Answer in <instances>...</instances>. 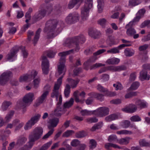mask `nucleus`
<instances>
[{
	"label": "nucleus",
	"mask_w": 150,
	"mask_h": 150,
	"mask_svg": "<svg viewBox=\"0 0 150 150\" xmlns=\"http://www.w3.org/2000/svg\"><path fill=\"white\" fill-rule=\"evenodd\" d=\"M74 49L60 52L58 55L60 56L59 64L58 66V72L59 75H63L57 80V82L55 83L52 92L51 94V96L52 98H55L57 102V105H61L62 102V97L61 93L59 91V89L62 83V79L65 74L66 68L65 65L66 61V56L74 52Z\"/></svg>",
	"instance_id": "f257e3e1"
},
{
	"label": "nucleus",
	"mask_w": 150,
	"mask_h": 150,
	"mask_svg": "<svg viewBox=\"0 0 150 150\" xmlns=\"http://www.w3.org/2000/svg\"><path fill=\"white\" fill-rule=\"evenodd\" d=\"M85 41V39L84 36L83 35H81L71 39H67L64 42L63 45L69 48H71L74 47L75 45L76 46L75 51L77 52L80 49L79 46V43H83Z\"/></svg>",
	"instance_id": "f03ea898"
},
{
	"label": "nucleus",
	"mask_w": 150,
	"mask_h": 150,
	"mask_svg": "<svg viewBox=\"0 0 150 150\" xmlns=\"http://www.w3.org/2000/svg\"><path fill=\"white\" fill-rule=\"evenodd\" d=\"M43 130L42 128L40 127L35 128L32 132L29 135V141L27 145L28 146V149L29 150L31 148L33 144V142L35 140L39 139L42 134Z\"/></svg>",
	"instance_id": "7ed1b4c3"
},
{
	"label": "nucleus",
	"mask_w": 150,
	"mask_h": 150,
	"mask_svg": "<svg viewBox=\"0 0 150 150\" xmlns=\"http://www.w3.org/2000/svg\"><path fill=\"white\" fill-rule=\"evenodd\" d=\"M57 23V21L55 20H49L47 22L44 31L47 34V38H52L55 37L53 31L56 27Z\"/></svg>",
	"instance_id": "20e7f679"
},
{
	"label": "nucleus",
	"mask_w": 150,
	"mask_h": 150,
	"mask_svg": "<svg viewBox=\"0 0 150 150\" xmlns=\"http://www.w3.org/2000/svg\"><path fill=\"white\" fill-rule=\"evenodd\" d=\"M92 0H86L84 5L81 8V16L83 21L87 19L89 16V10L92 7Z\"/></svg>",
	"instance_id": "39448f33"
},
{
	"label": "nucleus",
	"mask_w": 150,
	"mask_h": 150,
	"mask_svg": "<svg viewBox=\"0 0 150 150\" xmlns=\"http://www.w3.org/2000/svg\"><path fill=\"white\" fill-rule=\"evenodd\" d=\"M34 99V94L32 93L27 94L23 97V102H21L19 104L21 108L23 109V113L26 111V109L24 108L30 105Z\"/></svg>",
	"instance_id": "423d86ee"
},
{
	"label": "nucleus",
	"mask_w": 150,
	"mask_h": 150,
	"mask_svg": "<svg viewBox=\"0 0 150 150\" xmlns=\"http://www.w3.org/2000/svg\"><path fill=\"white\" fill-rule=\"evenodd\" d=\"M41 117V115L38 114L32 117L25 124L24 126V129L25 130H28L31 128L32 126L34 125L39 120Z\"/></svg>",
	"instance_id": "0eeeda50"
},
{
	"label": "nucleus",
	"mask_w": 150,
	"mask_h": 150,
	"mask_svg": "<svg viewBox=\"0 0 150 150\" xmlns=\"http://www.w3.org/2000/svg\"><path fill=\"white\" fill-rule=\"evenodd\" d=\"M109 110L105 107H100L93 110V114L98 117H103L109 114Z\"/></svg>",
	"instance_id": "6e6552de"
},
{
	"label": "nucleus",
	"mask_w": 150,
	"mask_h": 150,
	"mask_svg": "<svg viewBox=\"0 0 150 150\" xmlns=\"http://www.w3.org/2000/svg\"><path fill=\"white\" fill-rule=\"evenodd\" d=\"M79 14L78 13H71L67 16L65 20L68 24H74L79 21Z\"/></svg>",
	"instance_id": "1a4fd4ad"
},
{
	"label": "nucleus",
	"mask_w": 150,
	"mask_h": 150,
	"mask_svg": "<svg viewBox=\"0 0 150 150\" xmlns=\"http://www.w3.org/2000/svg\"><path fill=\"white\" fill-rule=\"evenodd\" d=\"M12 76V74L10 71L4 72L0 76V85H4L5 84Z\"/></svg>",
	"instance_id": "9d476101"
},
{
	"label": "nucleus",
	"mask_w": 150,
	"mask_h": 150,
	"mask_svg": "<svg viewBox=\"0 0 150 150\" xmlns=\"http://www.w3.org/2000/svg\"><path fill=\"white\" fill-rule=\"evenodd\" d=\"M126 69V67L124 66H110L108 67H104L100 69L99 71V74L102 73L108 70H113L114 71H120L122 70H125Z\"/></svg>",
	"instance_id": "9b49d317"
},
{
	"label": "nucleus",
	"mask_w": 150,
	"mask_h": 150,
	"mask_svg": "<svg viewBox=\"0 0 150 150\" xmlns=\"http://www.w3.org/2000/svg\"><path fill=\"white\" fill-rule=\"evenodd\" d=\"M49 64L48 61L46 56L42 57V68L43 73L44 74H47L49 71Z\"/></svg>",
	"instance_id": "f8f14e48"
},
{
	"label": "nucleus",
	"mask_w": 150,
	"mask_h": 150,
	"mask_svg": "<svg viewBox=\"0 0 150 150\" xmlns=\"http://www.w3.org/2000/svg\"><path fill=\"white\" fill-rule=\"evenodd\" d=\"M97 89L100 92L105 93L107 95L109 96H114L116 95V93L115 92L108 91L107 89L104 88L100 84L98 85Z\"/></svg>",
	"instance_id": "ddd939ff"
},
{
	"label": "nucleus",
	"mask_w": 150,
	"mask_h": 150,
	"mask_svg": "<svg viewBox=\"0 0 150 150\" xmlns=\"http://www.w3.org/2000/svg\"><path fill=\"white\" fill-rule=\"evenodd\" d=\"M61 105H57L56 108L54 110V112L50 114L51 116H53L54 115L57 116H60L62 113L64 112L65 110L63 108H61L60 107Z\"/></svg>",
	"instance_id": "4468645a"
},
{
	"label": "nucleus",
	"mask_w": 150,
	"mask_h": 150,
	"mask_svg": "<svg viewBox=\"0 0 150 150\" xmlns=\"http://www.w3.org/2000/svg\"><path fill=\"white\" fill-rule=\"evenodd\" d=\"M137 109V107L135 105L130 104L126 108L122 109V110L126 112L132 113L135 112Z\"/></svg>",
	"instance_id": "2eb2a0df"
},
{
	"label": "nucleus",
	"mask_w": 150,
	"mask_h": 150,
	"mask_svg": "<svg viewBox=\"0 0 150 150\" xmlns=\"http://www.w3.org/2000/svg\"><path fill=\"white\" fill-rule=\"evenodd\" d=\"M59 119L57 118H54L49 120L48 126L49 129L53 128L52 127H56L59 122Z\"/></svg>",
	"instance_id": "dca6fc26"
},
{
	"label": "nucleus",
	"mask_w": 150,
	"mask_h": 150,
	"mask_svg": "<svg viewBox=\"0 0 150 150\" xmlns=\"http://www.w3.org/2000/svg\"><path fill=\"white\" fill-rule=\"evenodd\" d=\"M46 11L44 9H42L39 11L37 13H36L34 18L36 21L39 20L42 18L45 15Z\"/></svg>",
	"instance_id": "f3484780"
},
{
	"label": "nucleus",
	"mask_w": 150,
	"mask_h": 150,
	"mask_svg": "<svg viewBox=\"0 0 150 150\" xmlns=\"http://www.w3.org/2000/svg\"><path fill=\"white\" fill-rule=\"evenodd\" d=\"M18 50L19 48L17 46H15L13 47L11 50L10 52L8 54L7 56V59L8 60H11L13 57L18 52Z\"/></svg>",
	"instance_id": "a211bd4d"
},
{
	"label": "nucleus",
	"mask_w": 150,
	"mask_h": 150,
	"mask_svg": "<svg viewBox=\"0 0 150 150\" xmlns=\"http://www.w3.org/2000/svg\"><path fill=\"white\" fill-rule=\"evenodd\" d=\"M146 69H144L142 70L140 72L139 78L142 81L144 80H149L150 78V75H148Z\"/></svg>",
	"instance_id": "6ab92c4d"
},
{
	"label": "nucleus",
	"mask_w": 150,
	"mask_h": 150,
	"mask_svg": "<svg viewBox=\"0 0 150 150\" xmlns=\"http://www.w3.org/2000/svg\"><path fill=\"white\" fill-rule=\"evenodd\" d=\"M88 34L92 38L96 39L99 37L100 33L96 29H93L89 32Z\"/></svg>",
	"instance_id": "aec40b11"
},
{
	"label": "nucleus",
	"mask_w": 150,
	"mask_h": 150,
	"mask_svg": "<svg viewBox=\"0 0 150 150\" xmlns=\"http://www.w3.org/2000/svg\"><path fill=\"white\" fill-rule=\"evenodd\" d=\"M83 1V0H71L68 5V8L69 9L72 8L77 4H79V5Z\"/></svg>",
	"instance_id": "412c9836"
},
{
	"label": "nucleus",
	"mask_w": 150,
	"mask_h": 150,
	"mask_svg": "<svg viewBox=\"0 0 150 150\" xmlns=\"http://www.w3.org/2000/svg\"><path fill=\"white\" fill-rule=\"evenodd\" d=\"M33 85L34 88L37 89L40 86L41 81V79L39 76H37L33 79Z\"/></svg>",
	"instance_id": "4be33fe9"
},
{
	"label": "nucleus",
	"mask_w": 150,
	"mask_h": 150,
	"mask_svg": "<svg viewBox=\"0 0 150 150\" xmlns=\"http://www.w3.org/2000/svg\"><path fill=\"white\" fill-rule=\"evenodd\" d=\"M79 81V79L74 80L69 78H68L67 79V81L70 84L71 87L73 88L76 87Z\"/></svg>",
	"instance_id": "5701e85b"
},
{
	"label": "nucleus",
	"mask_w": 150,
	"mask_h": 150,
	"mask_svg": "<svg viewBox=\"0 0 150 150\" xmlns=\"http://www.w3.org/2000/svg\"><path fill=\"white\" fill-rule=\"evenodd\" d=\"M120 62V59L115 57H113L107 59L106 61V63L109 64H117Z\"/></svg>",
	"instance_id": "b1692460"
},
{
	"label": "nucleus",
	"mask_w": 150,
	"mask_h": 150,
	"mask_svg": "<svg viewBox=\"0 0 150 150\" xmlns=\"http://www.w3.org/2000/svg\"><path fill=\"white\" fill-rule=\"evenodd\" d=\"M124 52L126 56L130 57L134 54L135 52L132 49L127 48L125 50Z\"/></svg>",
	"instance_id": "393cba45"
},
{
	"label": "nucleus",
	"mask_w": 150,
	"mask_h": 150,
	"mask_svg": "<svg viewBox=\"0 0 150 150\" xmlns=\"http://www.w3.org/2000/svg\"><path fill=\"white\" fill-rule=\"evenodd\" d=\"M27 139L26 137L21 136L18 139L16 144L18 146H21L25 144L27 142Z\"/></svg>",
	"instance_id": "a878e982"
},
{
	"label": "nucleus",
	"mask_w": 150,
	"mask_h": 150,
	"mask_svg": "<svg viewBox=\"0 0 150 150\" xmlns=\"http://www.w3.org/2000/svg\"><path fill=\"white\" fill-rule=\"evenodd\" d=\"M7 137L5 136L1 137L0 138V143L3 145L2 150H6V146L8 144V142L6 140Z\"/></svg>",
	"instance_id": "bb28decb"
},
{
	"label": "nucleus",
	"mask_w": 150,
	"mask_h": 150,
	"mask_svg": "<svg viewBox=\"0 0 150 150\" xmlns=\"http://www.w3.org/2000/svg\"><path fill=\"white\" fill-rule=\"evenodd\" d=\"M48 95V93H43L40 96L38 99L37 101L38 103V105H39L43 103Z\"/></svg>",
	"instance_id": "cd10ccee"
},
{
	"label": "nucleus",
	"mask_w": 150,
	"mask_h": 150,
	"mask_svg": "<svg viewBox=\"0 0 150 150\" xmlns=\"http://www.w3.org/2000/svg\"><path fill=\"white\" fill-rule=\"evenodd\" d=\"M140 16L137 15L133 19L132 21L130 22L126 26V28H128L129 26L132 27L134 25V23L138 22L140 19Z\"/></svg>",
	"instance_id": "c85d7f7f"
},
{
	"label": "nucleus",
	"mask_w": 150,
	"mask_h": 150,
	"mask_svg": "<svg viewBox=\"0 0 150 150\" xmlns=\"http://www.w3.org/2000/svg\"><path fill=\"white\" fill-rule=\"evenodd\" d=\"M74 99L73 98H71L68 101L66 102L64 104L63 108L64 110L66 108H69L71 107L73 104Z\"/></svg>",
	"instance_id": "c756f323"
},
{
	"label": "nucleus",
	"mask_w": 150,
	"mask_h": 150,
	"mask_svg": "<svg viewBox=\"0 0 150 150\" xmlns=\"http://www.w3.org/2000/svg\"><path fill=\"white\" fill-rule=\"evenodd\" d=\"M98 5L97 6L98 11L100 13L102 12L104 5L103 0H97Z\"/></svg>",
	"instance_id": "7c9ffc66"
},
{
	"label": "nucleus",
	"mask_w": 150,
	"mask_h": 150,
	"mask_svg": "<svg viewBox=\"0 0 150 150\" xmlns=\"http://www.w3.org/2000/svg\"><path fill=\"white\" fill-rule=\"evenodd\" d=\"M11 104V103L9 101H4L1 105V109L3 111L6 110Z\"/></svg>",
	"instance_id": "2f4dec72"
},
{
	"label": "nucleus",
	"mask_w": 150,
	"mask_h": 150,
	"mask_svg": "<svg viewBox=\"0 0 150 150\" xmlns=\"http://www.w3.org/2000/svg\"><path fill=\"white\" fill-rule=\"evenodd\" d=\"M111 147H113L115 148H117L120 149L121 148L117 145L112 143H107L105 145V147L107 149H109Z\"/></svg>",
	"instance_id": "473e14b6"
},
{
	"label": "nucleus",
	"mask_w": 150,
	"mask_h": 150,
	"mask_svg": "<svg viewBox=\"0 0 150 150\" xmlns=\"http://www.w3.org/2000/svg\"><path fill=\"white\" fill-rule=\"evenodd\" d=\"M70 92V86L68 84H66L64 91V96L67 98L69 96Z\"/></svg>",
	"instance_id": "72a5a7b5"
},
{
	"label": "nucleus",
	"mask_w": 150,
	"mask_h": 150,
	"mask_svg": "<svg viewBox=\"0 0 150 150\" xmlns=\"http://www.w3.org/2000/svg\"><path fill=\"white\" fill-rule=\"evenodd\" d=\"M41 30L40 28L38 29L36 31L35 35L33 40V44L35 45L38 42L39 38L40 35Z\"/></svg>",
	"instance_id": "f704fd0d"
},
{
	"label": "nucleus",
	"mask_w": 150,
	"mask_h": 150,
	"mask_svg": "<svg viewBox=\"0 0 150 150\" xmlns=\"http://www.w3.org/2000/svg\"><path fill=\"white\" fill-rule=\"evenodd\" d=\"M130 138L128 137H126L125 138H122L120 139H118L117 143L121 144H127L129 143Z\"/></svg>",
	"instance_id": "c9c22d12"
},
{
	"label": "nucleus",
	"mask_w": 150,
	"mask_h": 150,
	"mask_svg": "<svg viewBox=\"0 0 150 150\" xmlns=\"http://www.w3.org/2000/svg\"><path fill=\"white\" fill-rule=\"evenodd\" d=\"M136 103L141 108H145L148 105L147 103L144 100H139L137 101Z\"/></svg>",
	"instance_id": "e433bc0d"
},
{
	"label": "nucleus",
	"mask_w": 150,
	"mask_h": 150,
	"mask_svg": "<svg viewBox=\"0 0 150 150\" xmlns=\"http://www.w3.org/2000/svg\"><path fill=\"white\" fill-rule=\"evenodd\" d=\"M103 125V122H99L94 125L91 129V131L92 132L94 131L96 129L100 128L102 127Z\"/></svg>",
	"instance_id": "4c0bfd02"
},
{
	"label": "nucleus",
	"mask_w": 150,
	"mask_h": 150,
	"mask_svg": "<svg viewBox=\"0 0 150 150\" xmlns=\"http://www.w3.org/2000/svg\"><path fill=\"white\" fill-rule=\"evenodd\" d=\"M116 133L118 134L131 135L132 134V132L131 131L126 129H123L117 132Z\"/></svg>",
	"instance_id": "58836bf2"
},
{
	"label": "nucleus",
	"mask_w": 150,
	"mask_h": 150,
	"mask_svg": "<svg viewBox=\"0 0 150 150\" xmlns=\"http://www.w3.org/2000/svg\"><path fill=\"white\" fill-rule=\"evenodd\" d=\"M28 74L30 79H31L32 78L34 79L36 77V76L38 74V72L35 70H33Z\"/></svg>",
	"instance_id": "ea45409f"
},
{
	"label": "nucleus",
	"mask_w": 150,
	"mask_h": 150,
	"mask_svg": "<svg viewBox=\"0 0 150 150\" xmlns=\"http://www.w3.org/2000/svg\"><path fill=\"white\" fill-rule=\"evenodd\" d=\"M96 59V57H92L90 58L88 60L87 62H85L84 63L83 65L84 68L86 70H88L89 69L88 63L93 62H94L95 61V60Z\"/></svg>",
	"instance_id": "a19ab883"
},
{
	"label": "nucleus",
	"mask_w": 150,
	"mask_h": 150,
	"mask_svg": "<svg viewBox=\"0 0 150 150\" xmlns=\"http://www.w3.org/2000/svg\"><path fill=\"white\" fill-rule=\"evenodd\" d=\"M108 141L110 142L117 143L118 139L116 135L112 134L108 137Z\"/></svg>",
	"instance_id": "79ce46f5"
},
{
	"label": "nucleus",
	"mask_w": 150,
	"mask_h": 150,
	"mask_svg": "<svg viewBox=\"0 0 150 150\" xmlns=\"http://www.w3.org/2000/svg\"><path fill=\"white\" fill-rule=\"evenodd\" d=\"M130 121L128 120H125L122 121L120 123V126L123 128H127L130 125Z\"/></svg>",
	"instance_id": "37998d69"
},
{
	"label": "nucleus",
	"mask_w": 150,
	"mask_h": 150,
	"mask_svg": "<svg viewBox=\"0 0 150 150\" xmlns=\"http://www.w3.org/2000/svg\"><path fill=\"white\" fill-rule=\"evenodd\" d=\"M140 84L138 81L134 82L131 85L129 89L133 90H135L137 89L139 87Z\"/></svg>",
	"instance_id": "c03bdc74"
},
{
	"label": "nucleus",
	"mask_w": 150,
	"mask_h": 150,
	"mask_svg": "<svg viewBox=\"0 0 150 150\" xmlns=\"http://www.w3.org/2000/svg\"><path fill=\"white\" fill-rule=\"evenodd\" d=\"M14 113V112L13 110L10 111L8 114L6 115L5 119L6 122L9 121L13 116Z\"/></svg>",
	"instance_id": "a18cd8bd"
},
{
	"label": "nucleus",
	"mask_w": 150,
	"mask_h": 150,
	"mask_svg": "<svg viewBox=\"0 0 150 150\" xmlns=\"http://www.w3.org/2000/svg\"><path fill=\"white\" fill-rule=\"evenodd\" d=\"M93 111H88L86 110H81L80 113L82 116L90 115L93 114Z\"/></svg>",
	"instance_id": "49530a36"
},
{
	"label": "nucleus",
	"mask_w": 150,
	"mask_h": 150,
	"mask_svg": "<svg viewBox=\"0 0 150 150\" xmlns=\"http://www.w3.org/2000/svg\"><path fill=\"white\" fill-rule=\"evenodd\" d=\"M129 27H130V26H129L128 28H127V33L129 36H132L136 33V32L134 28H128Z\"/></svg>",
	"instance_id": "de8ad7c7"
},
{
	"label": "nucleus",
	"mask_w": 150,
	"mask_h": 150,
	"mask_svg": "<svg viewBox=\"0 0 150 150\" xmlns=\"http://www.w3.org/2000/svg\"><path fill=\"white\" fill-rule=\"evenodd\" d=\"M28 79H30L28 74L23 75L21 76L19 79V81L21 82L26 81Z\"/></svg>",
	"instance_id": "09e8293b"
},
{
	"label": "nucleus",
	"mask_w": 150,
	"mask_h": 150,
	"mask_svg": "<svg viewBox=\"0 0 150 150\" xmlns=\"http://www.w3.org/2000/svg\"><path fill=\"white\" fill-rule=\"evenodd\" d=\"M107 52L108 53H109L110 54H117L119 53L120 52V51L118 50L117 48L116 47L108 50Z\"/></svg>",
	"instance_id": "8fccbe9b"
},
{
	"label": "nucleus",
	"mask_w": 150,
	"mask_h": 150,
	"mask_svg": "<svg viewBox=\"0 0 150 150\" xmlns=\"http://www.w3.org/2000/svg\"><path fill=\"white\" fill-rule=\"evenodd\" d=\"M139 144L141 146H150V143L146 142L144 139H141L139 141Z\"/></svg>",
	"instance_id": "3c124183"
},
{
	"label": "nucleus",
	"mask_w": 150,
	"mask_h": 150,
	"mask_svg": "<svg viewBox=\"0 0 150 150\" xmlns=\"http://www.w3.org/2000/svg\"><path fill=\"white\" fill-rule=\"evenodd\" d=\"M56 53V51L55 50L53 51L52 50H50L47 51V55L49 57L52 58L54 57Z\"/></svg>",
	"instance_id": "603ef678"
},
{
	"label": "nucleus",
	"mask_w": 150,
	"mask_h": 150,
	"mask_svg": "<svg viewBox=\"0 0 150 150\" xmlns=\"http://www.w3.org/2000/svg\"><path fill=\"white\" fill-rule=\"evenodd\" d=\"M74 133V131L72 130H68L63 133L62 137H68L72 135Z\"/></svg>",
	"instance_id": "864d4df0"
},
{
	"label": "nucleus",
	"mask_w": 150,
	"mask_h": 150,
	"mask_svg": "<svg viewBox=\"0 0 150 150\" xmlns=\"http://www.w3.org/2000/svg\"><path fill=\"white\" fill-rule=\"evenodd\" d=\"M52 143V141H50L44 144L40 149L39 150H46L50 146Z\"/></svg>",
	"instance_id": "5fc2aeb1"
},
{
	"label": "nucleus",
	"mask_w": 150,
	"mask_h": 150,
	"mask_svg": "<svg viewBox=\"0 0 150 150\" xmlns=\"http://www.w3.org/2000/svg\"><path fill=\"white\" fill-rule=\"evenodd\" d=\"M86 135V133L84 131H80L76 133V137L78 138H82L85 137Z\"/></svg>",
	"instance_id": "6e6d98bb"
},
{
	"label": "nucleus",
	"mask_w": 150,
	"mask_h": 150,
	"mask_svg": "<svg viewBox=\"0 0 150 150\" xmlns=\"http://www.w3.org/2000/svg\"><path fill=\"white\" fill-rule=\"evenodd\" d=\"M87 122L89 123H95L97 122L98 119L96 117L89 118L86 119Z\"/></svg>",
	"instance_id": "4d7b16f0"
},
{
	"label": "nucleus",
	"mask_w": 150,
	"mask_h": 150,
	"mask_svg": "<svg viewBox=\"0 0 150 150\" xmlns=\"http://www.w3.org/2000/svg\"><path fill=\"white\" fill-rule=\"evenodd\" d=\"M105 66V64H103L100 63H96V64L91 66L90 67V69L91 70L95 69L98 67H101L104 66Z\"/></svg>",
	"instance_id": "13d9d810"
},
{
	"label": "nucleus",
	"mask_w": 150,
	"mask_h": 150,
	"mask_svg": "<svg viewBox=\"0 0 150 150\" xmlns=\"http://www.w3.org/2000/svg\"><path fill=\"white\" fill-rule=\"evenodd\" d=\"M141 0H131L129 1V4L133 6L138 5L140 3Z\"/></svg>",
	"instance_id": "bf43d9fd"
},
{
	"label": "nucleus",
	"mask_w": 150,
	"mask_h": 150,
	"mask_svg": "<svg viewBox=\"0 0 150 150\" xmlns=\"http://www.w3.org/2000/svg\"><path fill=\"white\" fill-rule=\"evenodd\" d=\"M130 120L132 121L137 122L141 120L140 117L138 115H134L131 117Z\"/></svg>",
	"instance_id": "052dcab7"
},
{
	"label": "nucleus",
	"mask_w": 150,
	"mask_h": 150,
	"mask_svg": "<svg viewBox=\"0 0 150 150\" xmlns=\"http://www.w3.org/2000/svg\"><path fill=\"white\" fill-rule=\"evenodd\" d=\"M98 24L100 25L103 27L105 25L107 21L105 18L101 19L98 20Z\"/></svg>",
	"instance_id": "680f3d73"
},
{
	"label": "nucleus",
	"mask_w": 150,
	"mask_h": 150,
	"mask_svg": "<svg viewBox=\"0 0 150 150\" xmlns=\"http://www.w3.org/2000/svg\"><path fill=\"white\" fill-rule=\"evenodd\" d=\"M54 131L53 128L50 129V130L48 132L45 134L43 137L42 139H45L49 137L53 133Z\"/></svg>",
	"instance_id": "e2e57ef3"
},
{
	"label": "nucleus",
	"mask_w": 150,
	"mask_h": 150,
	"mask_svg": "<svg viewBox=\"0 0 150 150\" xmlns=\"http://www.w3.org/2000/svg\"><path fill=\"white\" fill-rule=\"evenodd\" d=\"M62 146H65L66 150H71L72 148L70 145L67 143V140H66L63 142L62 144Z\"/></svg>",
	"instance_id": "0e129e2a"
},
{
	"label": "nucleus",
	"mask_w": 150,
	"mask_h": 150,
	"mask_svg": "<svg viewBox=\"0 0 150 150\" xmlns=\"http://www.w3.org/2000/svg\"><path fill=\"white\" fill-rule=\"evenodd\" d=\"M113 86L114 87H115V90H121L123 88L122 84L119 83L114 84Z\"/></svg>",
	"instance_id": "69168bd1"
},
{
	"label": "nucleus",
	"mask_w": 150,
	"mask_h": 150,
	"mask_svg": "<svg viewBox=\"0 0 150 150\" xmlns=\"http://www.w3.org/2000/svg\"><path fill=\"white\" fill-rule=\"evenodd\" d=\"M95 50V48L93 47H91L90 48L84 51L85 54L86 55H88L90 53H91L92 52Z\"/></svg>",
	"instance_id": "338daca9"
},
{
	"label": "nucleus",
	"mask_w": 150,
	"mask_h": 150,
	"mask_svg": "<svg viewBox=\"0 0 150 150\" xmlns=\"http://www.w3.org/2000/svg\"><path fill=\"white\" fill-rule=\"evenodd\" d=\"M79 141L76 139L73 140L71 143V145L73 146H76L79 144Z\"/></svg>",
	"instance_id": "774afa93"
}]
</instances>
